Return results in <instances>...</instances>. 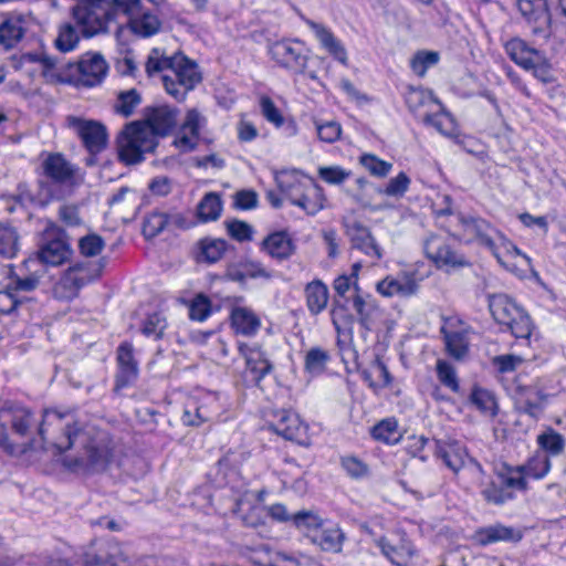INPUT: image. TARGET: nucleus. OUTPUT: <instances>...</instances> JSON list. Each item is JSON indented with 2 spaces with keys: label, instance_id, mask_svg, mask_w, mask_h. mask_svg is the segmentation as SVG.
I'll use <instances>...</instances> for the list:
<instances>
[{
  "label": "nucleus",
  "instance_id": "1",
  "mask_svg": "<svg viewBox=\"0 0 566 566\" xmlns=\"http://www.w3.org/2000/svg\"><path fill=\"white\" fill-rule=\"evenodd\" d=\"M46 413L43 421L38 426V438H34L33 430L36 420L28 408L4 402L0 408V447L8 453L15 452L19 440L23 442L22 451L46 449L51 443L59 453H66L62 464L72 472L99 473L107 469L113 458L112 440L107 433L98 431L90 426H81L77 422L62 423V417L56 412L52 416L56 419V428L61 434L52 440L46 437L48 429Z\"/></svg>",
  "mask_w": 566,
  "mask_h": 566
},
{
  "label": "nucleus",
  "instance_id": "2",
  "mask_svg": "<svg viewBox=\"0 0 566 566\" xmlns=\"http://www.w3.org/2000/svg\"><path fill=\"white\" fill-rule=\"evenodd\" d=\"M489 310L494 321L516 338H530L533 324L530 315L507 294H491Z\"/></svg>",
  "mask_w": 566,
  "mask_h": 566
},
{
  "label": "nucleus",
  "instance_id": "3",
  "mask_svg": "<svg viewBox=\"0 0 566 566\" xmlns=\"http://www.w3.org/2000/svg\"><path fill=\"white\" fill-rule=\"evenodd\" d=\"M275 181L291 203L302 208L307 214L314 216L324 208V190L313 181L302 184L293 174L286 171L279 172Z\"/></svg>",
  "mask_w": 566,
  "mask_h": 566
},
{
  "label": "nucleus",
  "instance_id": "4",
  "mask_svg": "<svg viewBox=\"0 0 566 566\" xmlns=\"http://www.w3.org/2000/svg\"><path fill=\"white\" fill-rule=\"evenodd\" d=\"M116 144L119 160L135 165L144 160L145 154L155 151L158 139L140 122H132L119 133Z\"/></svg>",
  "mask_w": 566,
  "mask_h": 566
},
{
  "label": "nucleus",
  "instance_id": "5",
  "mask_svg": "<svg viewBox=\"0 0 566 566\" xmlns=\"http://www.w3.org/2000/svg\"><path fill=\"white\" fill-rule=\"evenodd\" d=\"M169 73L161 76L166 92L181 102L202 80L197 64L182 53L172 55Z\"/></svg>",
  "mask_w": 566,
  "mask_h": 566
},
{
  "label": "nucleus",
  "instance_id": "6",
  "mask_svg": "<svg viewBox=\"0 0 566 566\" xmlns=\"http://www.w3.org/2000/svg\"><path fill=\"white\" fill-rule=\"evenodd\" d=\"M505 53L518 66L532 71L543 83L553 82L552 64L545 53L530 46L523 39L513 38L504 44Z\"/></svg>",
  "mask_w": 566,
  "mask_h": 566
},
{
  "label": "nucleus",
  "instance_id": "7",
  "mask_svg": "<svg viewBox=\"0 0 566 566\" xmlns=\"http://www.w3.org/2000/svg\"><path fill=\"white\" fill-rule=\"evenodd\" d=\"M109 0H76L71 13L84 38L107 32Z\"/></svg>",
  "mask_w": 566,
  "mask_h": 566
},
{
  "label": "nucleus",
  "instance_id": "8",
  "mask_svg": "<svg viewBox=\"0 0 566 566\" xmlns=\"http://www.w3.org/2000/svg\"><path fill=\"white\" fill-rule=\"evenodd\" d=\"M517 469L504 465L495 471V476L481 490L484 501L493 505H503L515 497V491H526L527 481L524 476L514 475Z\"/></svg>",
  "mask_w": 566,
  "mask_h": 566
},
{
  "label": "nucleus",
  "instance_id": "9",
  "mask_svg": "<svg viewBox=\"0 0 566 566\" xmlns=\"http://www.w3.org/2000/svg\"><path fill=\"white\" fill-rule=\"evenodd\" d=\"M36 254L40 262L48 265L57 266L67 262L73 254V250L65 230L49 221L42 232Z\"/></svg>",
  "mask_w": 566,
  "mask_h": 566
},
{
  "label": "nucleus",
  "instance_id": "10",
  "mask_svg": "<svg viewBox=\"0 0 566 566\" xmlns=\"http://www.w3.org/2000/svg\"><path fill=\"white\" fill-rule=\"evenodd\" d=\"M106 264L105 258L96 262H76L70 266L56 284L55 291H61V296L74 298L81 289L97 280Z\"/></svg>",
  "mask_w": 566,
  "mask_h": 566
},
{
  "label": "nucleus",
  "instance_id": "11",
  "mask_svg": "<svg viewBox=\"0 0 566 566\" xmlns=\"http://www.w3.org/2000/svg\"><path fill=\"white\" fill-rule=\"evenodd\" d=\"M65 126L75 133L87 153H101L107 147V129L101 122L67 115Z\"/></svg>",
  "mask_w": 566,
  "mask_h": 566
},
{
  "label": "nucleus",
  "instance_id": "12",
  "mask_svg": "<svg viewBox=\"0 0 566 566\" xmlns=\"http://www.w3.org/2000/svg\"><path fill=\"white\" fill-rule=\"evenodd\" d=\"M424 253L439 268L458 269L471 265L467 256L455 250L448 238L430 234L423 244Z\"/></svg>",
  "mask_w": 566,
  "mask_h": 566
},
{
  "label": "nucleus",
  "instance_id": "13",
  "mask_svg": "<svg viewBox=\"0 0 566 566\" xmlns=\"http://www.w3.org/2000/svg\"><path fill=\"white\" fill-rule=\"evenodd\" d=\"M269 429L286 440L295 441L300 446H310L307 426L300 417L290 410H274L268 422Z\"/></svg>",
  "mask_w": 566,
  "mask_h": 566
},
{
  "label": "nucleus",
  "instance_id": "14",
  "mask_svg": "<svg viewBox=\"0 0 566 566\" xmlns=\"http://www.w3.org/2000/svg\"><path fill=\"white\" fill-rule=\"evenodd\" d=\"M271 57L294 74H305L308 56L298 41H276L270 46Z\"/></svg>",
  "mask_w": 566,
  "mask_h": 566
},
{
  "label": "nucleus",
  "instance_id": "15",
  "mask_svg": "<svg viewBox=\"0 0 566 566\" xmlns=\"http://www.w3.org/2000/svg\"><path fill=\"white\" fill-rule=\"evenodd\" d=\"M42 169L52 182L57 185L77 186L83 178L78 175V168L71 164L62 154H50L42 163Z\"/></svg>",
  "mask_w": 566,
  "mask_h": 566
},
{
  "label": "nucleus",
  "instance_id": "16",
  "mask_svg": "<svg viewBox=\"0 0 566 566\" xmlns=\"http://www.w3.org/2000/svg\"><path fill=\"white\" fill-rule=\"evenodd\" d=\"M178 109L168 105L148 106L144 111L143 127L156 139L169 135L177 125Z\"/></svg>",
  "mask_w": 566,
  "mask_h": 566
},
{
  "label": "nucleus",
  "instance_id": "17",
  "mask_svg": "<svg viewBox=\"0 0 566 566\" xmlns=\"http://www.w3.org/2000/svg\"><path fill=\"white\" fill-rule=\"evenodd\" d=\"M117 373L115 375V391L132 386L138 378L139 367L134 355V346L129 342L119 344L116 350Z\"/></svg>",
  "mask_w": 566,
  "mask_h": 566
},
{
  "label": "nucleus",
  "instance_id": "18",
  "mask_svg": "<svg viewBox=\"0 0 566 566\" xmlns=\"http://www.w3.org/2000/svg\"><path fill=\"white\" fill-rule=\"evenodd\" d=\"M333 287L335 297L333 300L331 317L336 332L340 333V324H350L354 316L347 313L346 303L350 300L347 293L354 289V280L348 275H339L334 280Z\"/></svg>",
  "mask_w": 566,
  "mask_h": 566
},
{
  "label": "nucleus",
  "instance_id": "19",
  "mask_svg": "<svg viewBox=\"0 0 566 566\" xmlns=\"http://www.w3.org/2000/svg\"><path fill=\"white\" fill-rule=\"evenodd\" d=\"M516 6L521 14L528 21L534 22L533 33L549 36L552 17L547 0H516Z\"/></svg>",
  "mask_w": 566,
  "mask_h": 566
},
{
  "label": "nucleus",
  "instance_id": "20",
  "mask_svg": "<svg viewBox=\"0 0 566 566\" xmlns=\"http://www.w3.org/2000/svg\"><path fill=\"white\" fill-rule=\"evenodd\" d=\"M352 303L359 325L366 332H371L381 317V310L376 300L368 293H360V287L355 284Z\"/></svg>",
  "mask_w": 566,
  "mask_h": 566
},
{
  "label": "nucleus",
  "instance_id": "21",
  "mask_svg": "<svg viewBox=\"0 0 566 566\" xmlns=\"http://www.w3.org/2000/svg\"><path fill=\"white\" fill-rule=\"evenodd\" d=\"M239 352L245 359L247 381L259 386L260 381L272 371L273 365L268 359L265 353L259 347H250L245 344H241Z\"/></svg>",
  "mask_w": 566,
  "mask_h": 566
},
{
  "label": "nucleus",
  "instance_id": "22",
  "mask_svg": "<svg viewBox=\"0 0 566 566\" xmlns=\"http://www.w3.org/2000/svg\"><path fill=\"white\" fill-rule=\"evenodd\" d=\"M78 73V81L85 86H95L106 76L108 66L103 56L98 53H87L75 64H70Z\"/></svg>",
  "mask_w": 566,
  "mask_h": 566
},
{
  "label": "nucleus",
  "instance_id": "23",
  "mask_svg": "<svg viewBox=\"0 0 566 566\" xmlns=\"http://www.w3.org/2000/svg\"><path fill=\"white\" fill-rule=\"evenodd\" d=\"M343 226L346 234L352 241L353 248L360 250L370 258L377 260L381 259V249L371 235L368 227L364 226L358 220H344Z\"/></svg>",
  "mask_w": 566,
  "mask_h": 566
},
{
  "label": "nucleus",
  "instance_id": "24",
  "mask_svg": "<svg viewBox=\"0 0 566 566\" xmlns=\"http://www.w3.org/2000/svg\"><path fill=\"white\" fill-rule=\"evenodd\" d=\"M459 222L465 233L473 235V238L468 240V242L476 241L479 244L488 248L492 252L496 249L492 234H500V231H497L489 221L479 216H465L460 213Z\"/></svg>",
  "mask_w": 566,
  "mask_h": 566
},
{
  "label": "nucleus",
  "instance_id": "25",
  "mask_svg": "<svg viewBox=\"0 0 566 566\" xmlns=\"http://www.w3.org/2000/svg\"><path fill=\"white\" fill-rule=\"evenodd\" d=\"M546 395L535 386H518L515 395V409L518 413L538 419L544 411Z\"/></svg>",
  "mask_w": 566,
  "mask_h": 566
},
{
  "label": "nucleus",
  "instance_id": "26",
  "mask_svg": "<svg viewBox=\"0 0 566 566\" xmlns=\"http://www.w3.org/2000/svg\"><path fill=\"white\" fill-rule=\"evenodd\" d=\"M418 289L419 285L410 273H402L397 277L388 275L376 284V291L385 297H409L415 295Z\"/></svg>",
  "mask_w": 566,
  "mask_h": 566
},
{
  "label": "nucleus",
  "instance_id": "27",
  "mask_svg": "<svg viewBox=\"0 0 566 566\" xmlns=\"http://www.w3.org/2000/svg\"><path fill=\"white\" fill-rule=\"evenodd\" d=\"M260 249L276 261H285L295 253L296 244L291 234L282 230L268 234L260 243Z\"/></svg>",
  "mask_w": 566,
  "mask_h": 566
},
{
  "label": "nucleus",
  "instance_id": "28",
  "mask_svg": "<svg viewBox=\"0 0 566 566\" xmlns=\"http://www.w3.org/2000/svg\"><path fill=\"white\" fill-rule=\"evenodd\" d=\"M381 553L396 566H409L415 554L412 543L402 536L398 544H392L387 537L380 536L376 539Z\"/></svg>",
  "mask_w": 566,
  "mask_h": 566
},
{
  "label": "nucleus",
  "instance_id": "29",
  "mask_svg": "<svg viewBox=\"0 0 566 566\" xmlns=\"http://www.w3.org/2000/svg\"><path fill=\"white\" fill-rule=\"evenodd\" d=\"M306 24L312 29L321 45L339 63L348 64L347 51L343 43L324 24L313 20H306Z\"/></svg>",
  "mask_w": 566,
  "mask_h": 566
},
{
  "label": "nucleus",
  "instance_id": "30",
  "mask_svg": "<svg viewBox=\"0 0 566 566\" xmlns=\"http://www.w3.org/2000/svg\"><path fill=\"white\" fill-rule=\"evenodd\" d=\"M311 542L317 545L323 552L340 553L346 539L345 533L337 525L319 528L308 535Z\"/></svg>",
  "mask_w": 566,
  "mask_h": 566
},
{
  "label": "nucleus",
  "instance_id": "31",
  "mask_svg": "<svg viewBox=\"0 0 566 566\" xmlns=\"http://www.w3.org/2000/svg\"><path fill=\"white\" fill-rule=\"evenodd\" d=\"M434 453L454 473H458L464 465L467 451L458 441L437 440Z\"/></svg>",
  "mask_w": 566,
  "mask_h": 566
},
{
  "label": "nucleus",
  "instance_id": "32",
  "mask_svg": "<svg viewBox=\"0 0 566 566\" xmlns=\"http://www.w3.org/2000/svg\"><path fill=\"white\" fill-rule=\"evenodd\" d=\"M200 114L197 109H190L181 126V135L178 136L174 144L182 151L193 150L197 146L199 137Z\"/></svg>",
  "mask_w": 566,
  "mask_h": 566
},
{
  "label": "nucleus",
  "instance_id": "33",
  "mask_svg": "<svg viewBox=\"0 0 566 566\" xmlns=\"http://www.w3.org/2000/svg\"><path fill=\"white\" fill-rule=\"evenodd\" d=\"M359 375L373 389L385 388L392 380L387 366L379 356H376L367 368L360 369Z\"/></svg>",
  "mask_w": 566,
  "mask_h": 566
},
{
  "label": "nucleus",
  "instance_id": "34",
  "mask_svg": "<svg viewBox=\"0 0 566 566\" xmlns=\"http://www.w3.org/2000/svg\"><path fill=\"white\" fill-rule=\"evenodd\" d=\"M127 25L130 31L142 38H149L156 34L161 27V22L157 15L149 11L137 13L130 17L127 21Z\"/></svg>",
  "mask_w": 566,
  "mask_h": 566
},
{
  "label": "nucleus",
  "instance_id": "35",
  "mask_svg": "<svg viewBox=\"0 0 566 566\" xmlns=\"http://www.w3.org/2000/svg\"><path fill=\"white\" fill-rule=\"evenodd\" d=\"M307 308L313 315H317L326 308L328 302V289L319 280L308 283L305 287Z\"/></svg>",
  "mask_w": 566,
  "mask_h": 566
},
{
  "label": "nucleus",
  "instance_id": "36",
  "mask_svg": "<svg viewBox=\"0 0 566 566\" xmlns=\"http://www.w3.org/2000/svg\"><path fill=\"white\" fill-rule=\"evenodd\" d=\"M474 541L482 546H486L500 541L514 539V530L501 524L481 527L473 535Z\"/></svg>",
  "mask_w": 566,
  "mask_h": 566
},
{
  "label": "nucleus",
  "instance_id": "37",
  "mask_svg": "<svg viewBox=\"0 0 566 566\" xmlns=\"http://www.w3.org/2000/svg\"><path fill=\"white\" fill-rule=\"evenodd\" d=\"M222 200L219 193L208 192L197 206V216L200 221H216L222 212Z\"/></svg>",
  "mask_w": 566,
  "mask_h": 566
},
{
  "label": "nucleus",
  "instance_id": "38",
  "mask_svg": "<svg viewBox=\"0 0 566 566\" xmlns=\"http://www.w3.org/2000/svg\"><path fill=\"white\" fill-rule=\"evenodd\" d=\"M469 400L482 413L492 418L496 417L499 407L493 392L479 386H474L470 394Z\"/></svg>",
  "mask_w": 566,
  "mask_h": 566
},
{
  "label": "nucleus",
  "instance_id": "39",
  "mask_svg": "<svg viewBox=\"0 0 566 566\" xmlns=\"http://www.w3.org/2000/svg\"><path fill=\"white\" fill-rule=\"evenodd\" d=\"M232 326L238 333L243 335H253L260 327V321L248 308L235 307L231 313Z\"/></svg>",
  "mask_w": 566,
  "mask_h": 566
},
{
  "label": "nucleus",
  "instance_id": "40",
  "mask_svg": "<svg viewBox=\"0 0 566 566\" xmlns=\"http://www.w3.org/2000/svg\"><path fill=\"white\" fill-rule=\"evenodd\" d=\"M511 469H517L518 471H514V475L524 476L525 480L527 476L542 479L548 473L551 461L547 455H538L530 459L525 465L511 467Z\"/></svg>",
  "mask_w": 566,
  "mask_h": 566
},
{
  "label": "nucleus",
  "instance_id": "41",
  "mask_svg": "<svg viewBox=\"0 0 566 566\" xmlns=\"http://www.w3.org/2000/svg\"><path fill=\"white\" fill-rule=\"evenodd\" d=\"M77 28L76 23L73 24L71 22H65L60 25L59 34L54 41L55 48L60 52H71L77 46L81 39Z\"/></svg>",
  "mask_w": 566,
  "mask_h": 566
},
{
  "label": "nucleus",
  "instance_id": "42",
  "mask_svg": "<svg viewBox=\"0 0 566 566\" xmlns=\"http://www.w3.org/2000/svg\"><path fill=\"white\" fill-rule=\"evenodd\" d=\"M24 29L19 20L7 19L0 24V44L9 50L23 38Z\"/></svg>",
  "mask_w": 566,
  "mask_h": 566
},
{
  "label": "nucleus",
  "instance_id": "43",
  "mask_svg": "<svg viewBox=\"0 0 566 566\" xmlns=\"http://www.w3.org/2000/svg\"><path fill=\"white\" fill-rule=\"evenodd\" d=\"M199 247L202 260L208 263H216L231 245L224 239L205 238L200 240Z\"/></svg>",
  "mask_w": 566,
  "mask_h": 566
},
{
  "label": "nucleus",
  "instance_id": "44",
  "mask_svg": "<svg viewBox=\"0 0 566 566\" xmlns=\"http://www.w3.org/2000/svg\"><path fill=\"white\" fill-rule=\"evenodd\" d=\"M444 335L446 349L450 356L455 359L464 357L469 350V343L465 334L462 332H447L444 327L441 328Z\"/></svg>",
  "mask_w": 566,
  "mask_h": 566
},
{
  "label": "nucleus",
  "instance_id": "45",
  "mask_svg": "<svg viewBox=\"0 0 566 566\" xmlns=\"http://www.w3.org/2000/svg\"><path fill=\"white\" fill-rule=\"evenodd\" d=\"M371 437L387 444H395L399 441L397 421L394 419H384L370 429Z\"/></svg>",
  "mask_w": 566,
  "mask_h": 566
},
{
  "label": "nucleus",
  "instance_id": "46",
  "mask_svg": "<svg viewBox=\"0 0 566 566\" xmlns=\"http://www.w3.org/2000/svg\"><path fill=\"white\" fill-rule=\"evenodd\" d=\"M19 250V234L17 230L0 223V256L13 258Z\"/></svg>",
  "mask_w": 566,
  "mask_h": 566
},
{
  "label": "nucleus",
  "instance_id": "47",
  "mask_svg": "<svg viewBox=\"0 0 566 566\" xmlns=\"http://www.w3.org/2000/svg\"><path fill=\"white\" fill-rule=\"evenodd\" d=\"M538 446L551 455H558L565 449L564 437L552 428L537 436Z\"/></svg>",
  "mask_w": 566,
  "mask_h": 566
},
{
  "label": "nucleus",
  "instance_id": "48",
  "mask_svg": "<svg viewBox=\"0 0 566 566\" xmlns=\"http://www.w3.org/2000/svg\"><path fill=\"white\" fill-rule=\"evenodd\" d=\"M169 223V216L164 212L153 211L143 222V234L146 239H153L160 234Z\"/></svg>",
  "mask_w": 566,
  "mask_h": 566
},
{
  "label": "nucleus",
  "instance_id": "49",
  "mask_svg": "<svg viewBox=\"0 0 566 566\" xmlns=\"http://www.w3.org/2000/svg\"><path fill=\"white\" fill-rule=\"evenodd\" d=\"M329 359L331 356L327 350L313 347L305 355V369L312 375H321L325 371Z\"/></svg>",
  "mask_w": 566,
  "mask_h": 566
},
{
  "label": "nucleus",
  "instance_id": "50",
  "mask_svg": "<svg viewBox=\"0 0 566 566\" xmlns=\"http://www.w3.org/2000/svg\"><path fill=\"white\" fill-rule=\"evenodd\" d=\"M142 103V96L136 88L123 91L118 94L116 104L114 105L115 112L129 117L136 106Z\"/></svg>",
  "mask_w": 566,
  "mask_h": 566
},
{
  "label": "nucleus",
  "instance_id": "51",
  "mask_svg": "<svg viewBox=\"0 0 566 566\" xmlns=\"http://www.w3.org/2000/svg\"><path fill=\"white\" fill-rule=\"evenodd\" d=\"M228 235L238 242H250L253 239L254 229L251 224L239 219H227L223 222Z\"/></svg>",
  "mask_w": 566,
  "mask_h": 566
},
{
  "label": "nucleus",
  "instance_id": "52",
  "mask_svg": "<svg viewBox=\"0 0 566 566\" xmlns=\"http://www.w3.org/2000/svg\"><path fill=\"white\" fill-rule=\"evenodd\" d=\"M439 62V53L434 51H418L410 61L411 70L418 76H424L427 70Z\"/></svg>",
  "mask_w": 566,
  "mask_h": 566
},
{
  "label": "nucleus",
  "instance_id": "53",
  "mask_svg": "<svg viewBox=\"0 0 566 566\" xmlns=\"http://www.w3.org/2000/svg\"><path fill=\"white\" fill-rule=\"evenodd\" d=\"M359 163L373 176L384 178L392 168V164L385 161L373 154H364L360 156Z\"/></svg>",
  "mask_w": 566,
  "mask_h": 566
},
{
  "label": "nucleus",
  "instance_id": "54",
  "mask_svg": "<svg viewBox=\"0 0 566 566\" xmlns=\"http://www.w3.org/2000/svg\"><path fill=\"white\" fill-rule=\"evenodd\" d=\"M437 376L440 382L450 388L453 392H459L460 385L454 367L447 360L439 359L436 366Z\"/></svg>",
  "mask_w": 566,
  "mask_h": 566
},
{
  "label": "nucleus",
  "instance_id": "55",
  "mask_svg": "<svg viewBox=\"0 0 566 566\" xmlns=\"http://www.w3.org/2000/svg\"><path fill=\"white\" fill-rule=\"evenodd\" d=\"M292 522L298 530L313 533L323 526V518L312 511H300L293 514Z\"/></svg>",
  "mask_w": 566,
  "mask_h": 566
},
{
  "label": "nucleus",
  "instance_id": "56",
  "mask_svg": "<svg viewBox=\"0 0 566 566\" xmlns=\"http://www.w3.org/2000/svg\"><path fill=\"white\" fill-rule=\"evenodd\" d=\"M105 247L104 239L96 233H88L78 240L81 255L93 258L98 255Z\"/></svg>",
  "mask_w": 566,
  "mask_h": 566
},
{
  "label": "nucleus",
  "instance_id": "57",
  "mask_svg": "<svg viewBox=\"0 0 566 566\" xmlns=\"http://www.w3.org/2000/svg\"><path fill=\"white\" fill-rule=\"evenodd\" d=\"M111 10L107 17V25L115 19L118 12L124 13L128 19L140 10V0H109Z\"/></svg>",
  "mask_w": 566,
  "mask_h": 566
},
{
  "label": "nucleus",
  "instance_id": "58",
  "mask_svg": "<svg viewBox=\"0 0 566 566\" xmlns=\"http://www.w3.org/2000/svg\"><path fill=\"white\" fill-rule=\"evenodd\" d=\"M166 327L167 323L165 317L159 313H153L146 317L142 327V333L147 337L159 339L163 337Z\"/></svg>",
  "mask_w": 566,
  "mask_h": 566
},
{
  "label": "nucleus",
  "instance_id": "59",
  "mask_svg": "<svg viewBox=\"0 0 566 566\" xmlns=\"http://www.w3.org/2000/svg\"><path fill=\"white\" fill-rule=\"evenodd\" d=\"M172 56H164L160 54L159 49H153L150 54L147 57L145 69L146 73L149 76H153L155 73L167 71L169 72V67L171 66Z\"/></svg>",
  "mask_w": 566,
  "mask_h": 566
},
{
  "label": "nucleus",
  "instance_id": "60",
  "mask_svg": "<svg viewBox=\"0 0 566 566\" xmlns=\"http://www.w3.org/2000/svg\"><path fill=\"white\" fill-rule=\"evenodd\" d=\"M84 566H116L109 552L104 546L91 547L83 554Z\"/></svg>",
  "mask_w": 566,
  "mask_h": 566
},
{
  "label": "nucleus",
  "instance_id": "61",
  "mask_svg": "<svg viewBox=\"0 0 566 566\" xmlns=\"http://www.w3.org/2000/svg\"><path fill=\"white\" fill-rule=\"evenodd\" d=\"M211 314V302L202 294L197 295L189 306V317L202 322Z\"/></svg>",
  "mask_w": 566,
  "mask_h": 566
},
{
  "label": "nucleus",
  "instance_id": "62",
  "mask_svg": "<svg viewBox=\"0 0 566 566\" xmlns=\"http://www.w3.org/2000/svg\"><path fill=\"white\" fill-rule=\"evenodd\" d=\"M409 185L410 178L407 176V174L401 171L397 177L391 178L388 181L384 190H381L380 188L377 190L378 192H384L385 195L390 197H402L407 192Z\"/></svg>",
  "mask_w": 566,
  "mask_h": 566
},
{
  "label": "nucleus",
  "instance_id": "63",
  "mask_svg": "<svg viewBox=\"0 0 566 566\" xmlns=\"http://www.w3.org/2000/svg\"><path fill=\"white\" fill-rule=\"evenodd\" d=\"M350 176V171L340 166H327L318 168V177L327 184L340 185Z\"/></svg>",
  "mask_w": 566,
  "mask_h": 566
},
{
  "label": "nucleus",
  "instance_id": "64",
  "mask_svg": "<svg viewBox=\"0 0 566 566\" xmlns=\"http://www.w3.org/2000/svg\"><path fill=\"white\" fill-rule=\"evenodd\" d=\"M260 106L261 113L268 122L274 124L276 127H280L284 124V117L269 96L261 97Z\"/></svg>",
  "mask_w": 566,
  "mask_h": 566
}]
</instances>
